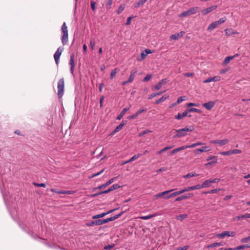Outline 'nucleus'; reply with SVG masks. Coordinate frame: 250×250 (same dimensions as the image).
Returning <instances> with one entry per match:
<instances>
[{"label": "nucleus", "instance_id": "obj_16", "mask_svg": "<svg viewBox=\"0 0 250 250\" xmlns=\"http://www.w3.org/2000/svg\"><path fill=\"white\" fill-rule=\"evenodd\" d=\"M174 190V189H171V190H166V191H163L162 192H161V193H159L157 194H156L155 195V198L156 199H158L163 196H165L166 195H167L168 193H170V192L171 191H173Z\"/></svg>", "mask_w": 250, "mask_h": 250}, {"label": "nucleus", "instance_id": "obj_35", "mask_svg": "<svg viewBox=\"0 0 250 250\" xmlns=\"http://www.w3.org/2000/svg\"><path fill=\"white\" fill-rule=\"evenodd\" d=\"M105 216V212H104V213H102L99 214H97V215L93 216L92 219H98V218L104 217Z\"/></svg>", "mask_w": 250, "mask_h": 250}, {"label": "nucleus", "instance_id": "obj_37", "mask_svg": "<svg viewBox=\"0 0 250 250\" xmlns=\"http://www.w3.org/2000/svg\"><path fill=\"white\" fill-rule=\"evenodd\" d=\"M210 184L211 182L210 179L206 180L202 184L203 188L205 187H209L210 186Z\"/></svg>", "mask_w": 250, "mask_h": 250}, {"label": "nucleus", "instance_id": "obj_57", "mask_svg": "<svg viewBox=\"0 0 250 250\" xmlns=\"http://www.w3.org/2000/svg\"><path fill=\"white\" fill-rule=\"evenodd\" d=\"M231 154H236L241 153L242 151L239 149H235L233 150H231Z\"/></svg>", "mask_w": 250, "mask_h": 250}, {"label": "nucleus", "instance_id": "obj_56", "mask_svg": "<svg viewBox=\"0 0 250 250\" xmlns=\"http://www.w3.org/2000/svg\"><path fill=\"white\" fill-rule=\"evenodd\" d=\"M121 186L117 184H115L111 186L110 188L112 189V191L120 188Z\"/></svg>", "mask_w": 250, "mask_h": 250}, {"label": "nucleus", "instance_id": "obj_28", "mask_svg": "<svg viewBox=\"0 0 250 250\" xmlns=\"http://www.w3.org/2000/svg\"><path fill=\"white\" fill-rule=\"evenodd\" d=\"M61 29L63 33V35H68L67 27L66 25L65 22H64L62 25Z\"/></svg>", "mask_w": 250, "mask_h": 250}, {"label": "nucleus", "instance_id": "obj_59", "mask_svg": "<svg viewBox=\"0 0 250 250\" xmlns=\"http://www.w3.org/2000/svg\"><path fill=\"white\" fill-rule=\"evenodd\" d=\"M143 4H144V3L141 0H139L138 2H137L134 3V8H138L140 5H143Z\"/></svg>", "mask_w": 250, "mask_h": 250}, {"label": "nucleus", "instance_id": "obj_54", "mask_svg": "<svg viewBox=\"0 0 250 250\" xmlns=\"http://www.w3.org/2000/svg\"><path fill=\"white\" fill-rule=\"evenodd\" d=\"M249 241H250V236L243 238L241 239L240 241L242 243H245Z\"/></svg>", "mask_w": 250, "mask_h": 250}, {"label": "nucleus", "instance_id": "obj_41", "mask_svg": "<svg viewBox=\"0 0 250 250\" xmlns=\"http://www.w3.org/2000/svg\"><path fill=\"white\" fill-rule=\"evenodd\" d=\"M217 163V159H215L214 160H212V161H209V162H208V163H207L206 164V166H212L213 165L216 164Z\"/></svg>", "mask_w": 250, "mask_h": 250}, {"label": "nucleus", "instance_id": "obj_51", "mask_svg": "<svg viewBox=\"0 0 250 250\" xmlns=\"http://www.w3.org/2000/svg\"><path fill=\"white\" fill-rule=\"evenodd\" d=\"M190 190H193L192 186L188 187H186V188L182 189V191H183V193H184L185 192H188V191H189Z\"/></svg>", "mask_w": 250, "mask_h": 250}, {"label": "nucleus", "instance_id": "obj_1", "mask_svg": "<svg viewBox=\"0 0 250 250\" xmlns=\"http://www.w3.org/2000/svg\"><path fill=\"white\" fill-rule=\"evenodd\" d=\"M64 82L63 78L60 79L58 82V96L59 98H61L63 94Z\"/></svg>", "mask_w": 250, "mask_h": 250}, {"label": "nucleus", "instance_id": "obj_58", "mask_svg": "<svg viewBox=\"0 0 250 250\" xmlns=\"http://www.w3.org/2000/svg\"><path fill=\"white\" fill-rule=\"evenodd\" d=\"M188 148V146H183L178 148H176L177 152H179L180 151L184 150L185 149Z\"/></svg>", "mask_w": 250, "mask_h": 250}, {"label": "nucleus", "instance_id": "obj_36", "mask_svg": "<svg viewBox=\"0 0 250 250\" xmlns=\"http://www.w3.org/2000/svg\"><path fill=\"white\" fill-rule=\"evenodd\" d=\"M97 226L102 225L106 223L105 219H99L96 220Z\"/></svg>", "mask_w": 250, "mask_h": 250}, {"label": "nucleus", "instance_id": "obj_7", "mask_svg": "<svg viewBox=\"0 0 250 250\" xmlns=\"http://www.w3.org/2000/svg\"><path fill=\"white\" fill-rule=\"evenodd\" d=\"M229 142V140L227 139H223V140H215L211 141V143L212 144H218L220 146H223L224 145H226Z\"/></svg>", "mask_w": 250, "mask_h": 250}, {"label": "nucleus", "instance_id": "obj_50", "mask_svg": "<svg viewBox=\"0 0 250 250\" xmlns=\"http://www.w3.org/2000/svg\"><path fill=\"white\" fill-rule=\"evenodd\" d=\"M90 47H91V48L93 50L95 48V41H94V40L93 39H91L90 41Z\"/></svg>", "mask_w": 250, "mask_h": 250}, {"label": "nucleus", "instance_id": "obj_40", "mask_svg": "<svg viewBox=\"0 0 250 250\" xmlns=\"http://www.w3.org/2000/svg\"><path fill=\"white\" fill-rule=\"evenodd\" d=\"M196 176V175L195 173H193L192 172L188 173L187 174L184 176V178L185 179H188V178H191L194 176Z\"/></svg>", "mask_w": 250, "mask_h": 250}, {"label": "nucleus", "instance_id": "obj_4", "mask_svg": "<svg viewBox=\"0 0 250 250\" xmlns=\"http://www.w3.org/2000/svg\"><path fill=\"white\" fill-rule=\"evenodd\" d=\"M193 196H194V194L192 193H186V194L182 195L180 196H179V197H177L175 199V201H176V202H177V201H182L183 200L188 199H189V198H190L192 197Z\"/></svg>", "mask_w": 250, "mask_h": 250}, {"label": "nucleus", "instance_id": "obj_9", "mask_svg": "<svg viewBox=\"0 0 250 250\" xmlns=\"http://www.w3.org/2000/svg\"><path fill=\"white\" fill-rule=\"evenodd\" d=\"M217 7V5H213L210 7L206 8L202 11V14L203 15H206L210 12L215 10Z\"/></svg>", "mask_w": 250, "mask_h": 250}, {"label": "nucleus", "instance_id": "obj_47", "mask_svg": "<svg viewBox=\"0 0 250 250\" xmlns=\"http://www.w3.org/2000/svg\"><path fill=\"white\" fill-rule=\"evenodd\" d=\"M113 0H107L105 6L107 9H110L111 8V5L112 4V1Z\"/></svg>", "mask_w": 250, "mask_h": 250}, {"label": "nucleus", "instance_id": "obj_33", "mask_svg": "<svg viewBox=\"0 0 250 250\" xmlns=\"http://www.w3.org/2000/svg\"><path fill=\"white\" fill-rule=\"evenodd\" d=\"M229 231H223L222 233L219 234L218 236L220 238H223L225 236H229Z\"/></svg>", "mask_w": 250, "mask_h": 250}, {"label": "nucleus", "instance_id": "obj_32", "mask_svg": "<svg viewBox=\"0 0 250 250\" xmlns=\"http://www.w3.org/2000/svg\"><path fill=\"white\" fill-rule=\"evenodd\" d=\"M125 8V4L120 5L117 11V14L118 15L120 14L124 10Z\"/></svg>", "mask_w": 250, "mask_h": 250}, {"label": "nucleus", "instance_id": "obj_29", "mask_svg": "<svg viewBox=\"0 0 250 250\" xmlns=\"http://www.w3.org/2000/svg\"><path fill=\"white\" fill-rule=\"evenodd\" d=\"M120 69L118 68H115L113 70H112L110 73V78L113 79L115 77L116 74L119 71Z\"/></svg>", "mask_w": 250, "mask_h": 250}, {"label": "nucleus", "instance_id": "obj_64", "mask_svg": "<svg viewBox=\"0 0 250 250\" xmlns=\"http://www.w3.org/2000/svg\"><path fill=\"white\" fill-rule=\"evenodd\" d=\"M96 2L94 1H91V7L93 11H95L96 10Z\"/></svg>", "mask_w": 250, "mask_h": 250}, {"label": "nucleus", "instance_id": "obj_11", "mask_svg": "<svg viewBox=\"0 0 250 250\" xmlns=\"http://www.w3.org/2000/svg\"><path fill=\"white\" fill-rule=\"evenodd\" d=\"M185 34V32L184 31H181L179 33L172 34L170 37V40H178L179 38L183 37Z\"/></svg>", "mask_w": 250, "mask_h": 250}, {"label": "nucleus", "instance_id": "obj_13", "mask_svg": "<svg viewBox=\"0 0 250 250\" xmlns=\"http://www.w3.org/2000/svg\"><path fill=\"white\" fill-rule=\"evenodd\" d=\"M125 123L124 122V121H123L121 124L118 125L114 129V130L110 133L111 135H113L119 131L123 127L124 125H125Z\"/></svg>", "mask_w": 250, "mask_h": 250}, {"label": "nucleus", "instance_id": "obj_31", "mask_svg": "<svg viewBox=\"0 0 250 250\" xmlns=\"http://www.w3.org/2000/svg\"><path fill=\"white\" fill-rule=\"evenodd\" d=\"M188 215L186 214H183L180 215L176 216L175 218L178 220L182 221L183 219L186 218Z\"/></svg>", "mask_w": 250, "mask_h": 250}, {"label": "nucleus", "instance_id": "obj_39", "mask_svg": "<svg viewBox=\"0 0 250 250\" xmlns=\"http://www.w3.org/2000/svg\"><path fill=\"white\" fill-rule=\"evenodd\" d=\"M226 20H227L226 18L223 17V18H220L219 20L216 21V22H217V24L219 25H220L222 23H224V22H225Z\"/></svg>", "mask_w": 250, "mask_h": 250}, {"label": "nucleus", "instance_id": "obj_17", "mask_svg": "<svg viewBox=\"0 0 250 250\" xmlns=\"http://www.w3.org/2000/svg\"><path fill=\"white\" fill-rule=\"evenodd\" d=\"M220 80V77L214 76L213 77H209L204 81V83H208L211 82H216Z\"/></svg>", "mask_w": 250, "mask_h": 250}, {"label": "nucleus", "instance_id": "obj_14", "mask_svg": "<svg viewBox=\"0 0 250 250\" xmlns=\"http://www.w3.org/2000/svg\"><path fill=\"white\" fill-rule=\"evenodd\" d=\"M176 134L174 136V138H180L182 137L185 136L187 135V133L186 132L182 131L181 129L176 130L175 131Z\"/></svg>", "mask_w": 250, "mask_h": 250}, {"label": "nucleus", "instance_id": "obj_61", "mask_svg": "<svg viewBox=\"0 0 250 250\" xmlns=\"http://www.w3.org/2000/svg\"><path fill=\"white\" fill-rule=\"evenodd\" d=\"M172 193H173V196L175 197V196H178L179 195H180V194L183 193V192L182 191V189H181L179 191H177L173 192Z\"/></svg>", "mask_w": 250, "mask_h": 250}, {"label": "nucleus", "instance_id": "obj_30", "mask_svg": "<svg viewBox=\"0 0 250 250\" xmlns=\"http://www.w3.org/2000/svg\"><path fill=\"white\" fill-rule=\"evenodd\" d=\"M173 147V146H168L165 147L164 148L162 149L161 150L158 151L157 152V154H160L162 153H163V152H165L166 151H167V150L172 148Z\"/></svg>", "mask_w": 250, "mask_h": 250}, {"label": "nucleus", "instance_id": "obj_23", "mask_svg": "<svg viewBox=\"0 0 250 250\" xmlns=\"http://www.w3.org/2000/svg\"><path fill=\"white\" fill-rule=\"evenodd\" d=\"M158 213H155L153 214H151V215H146V216H140V218L142 219V220H148L149 219H150L153 217H155V216H158Z\"/></svg>", "mask_w": 250, "mask_h": 250}, {"label": "nucleus", "instance_id": "obj_34", "mask_svg": "<svg viewBox=\"0 0 250 250\" xmlns=\"http://www.w3.org/2000/svg\"><path fill=\"white\" fill-rule=\"evenodd\" d=\"M187 111L188 113L191 112H195L196 113H201V111L200 109L195 108H189L188 109H187Z\"/></svg>", "mask_w": 250, "mask_h": 250}, {"label": "nucleus", "instance_id": "obj_55", "mask_svg": "<svg viewBox=\"0 0 250 250\" xmlns=\"http://www.w3.org/2000/svg\"><path fill=\"white\" fill-rule=\"evenodd\" d=\"M149 132H151V131L149 130H145L139 134V136L141 137V136H143L144 135L147 134V133H149Z\"/></svg>", "mask_w": 250, "mask_h": 250}, {"label": "nucleus", "instance_id": "obj_27", "mask_svg": "<svg viewBox=\"0 0 250 250\" xmlns=\"http://www.w3.org/2000/svg\"><path fill=\"white\" fill-rule=\"evenodd\" d=\"M164 93V91H159L158 92H157V93H153L152 94H151L148 97V99L150 100L151 99H152L153 98L157 96H159V95H160L161 94H162L163 93Z\"/></svg>", "mask_w": 250, "mask_h": 250}, {"label": "nucleus", "instance_id": "obj_48", "mask_svg": "<svg viewBox=\"0 0 250 250\" xmlns=\"http://www.w3.org/2000/svg\"><path fill=\"white\" fill-rule=\"evenodd\" d=\"M142 154H138L137 155H134L133 156H132L131 158H130V161H133L135 160H136L137 159L139 158L140 157H141L142 156Z\"/></svg>", "mask_w": 250, "mask_h": 250}, {"label": "nucleus", "instance_id": "obj_15", "mask_svg": "<svg viewBox=\"0 0 250 250\" xmlns=\"http://www.w3.org/2000/svg\"><path fill=\"white\" fill-rule=\"evenodd\" d=\"M137 72V70L136 69H134L131 70L130 75L128 79V82H130L131 83L133 82Z\"/></svg>", "mask_w": 250, "mask_h": 250}, {"label": "nucleus", "instance_id": "obj_12", "mask_svg": "<svg viewBox=\"0 0 250 250\" xmlns=\"http://www.w3.org/2000/svg\"><path fill=\"white\" fill-rule=\"evenodd\" d=\"M188 112L187 111V109H186L183 113H178L176 116H175V118L177 120H181L183 118L188 116L189 117H191V115H188Z\"/></svg>", "mask_w": 250, "mask_h": 250}, {"label": "nucleus", "instance_id": "obj_60", "mask_svg": "<svg viewBox=\"0 0 250 250\" xmlns=\"http://www.w3.org/2000/svg\"><path fill=\"white\" fill-rule=\"evenodd\" d=\"M185 97V96H181V97H179L177 99L176 104H179L181 103V102H182L183 101H184Z\"/></svg>", "mask_w": 250, "mask_h": 250}, {"label": "nucleus", "instance_id": "obj_3", "mask_svg": "<svg viewBox=\"0 0 250 250\" xmlns=\"http://www.w3.org/2000/svg\"><path fill=\"white\" fill-rule=\"evenodd\" d=\"M63 50V47H59L57 51L55 52L54 54V58L55 61V62L57 65H58L60 62V57L62 54V52Z\"/></svg>", "mask_w": 250, "mask_h": 250}, {"label": "nucleus", "instance_id": "obj_24", "mask_svg": "<svg viewBox=\"0 0 250 250\" xmlns=\"http://www.w3.org/2000/svg\"><path fill=\"white\" fill-rule=\"evenodd\" d=\"M235 57V56H228L226 57L224 59V61L223 62V64L224 65H226L228 63H229L230 60H232Z\"/></svg>", "mask_w": 250, "mask_h": 250}, {"label": "nucleus", "instance_id": "obj_44", "mask_svg": "<svg viewBox=\"0 0 250 250\" xmlns=\"http://www.w3.org/2000/svg\"><path fill=\"white\" fill-rule=\"evenodd\" d=\"M220 154L222 156H229L231 155V150L223 151L220 153Z\"/></svg>", "mask_w": 250, "mask_h": 250}, {"label": "nucleus", "instance_id": "obj_45", "mask_svg": "<svg viewBox=\"0 0 250 250\" xmlns=\"http://www.w3.org/2000/svg\"><path fill=\"white\" fill-rule=\"evenodd\" d=\"M86 225L87 227H91L94 225L97 226L96 220L88 222L86 224Z\"/></svg>", "mask_w": 250, "mask_h": 250}, {"label": "nucleus", "instance_id": "obj_19", "mask_svg": "<svg viewBox=\"0 0 250 250\" xmlns=\"http://www.w3.org/2000/svg\"><path fill=\"white\" fill-rule=\"evenodd\" d=\"M168 98V95L165 94L162 96V97L159 98L158 100L155 101V104H159L165 101H166Z\"/></svg>", "mask_w": 250, "mask_h": 250}, {"label": "nucleus", "instance_id": "obj_62", "mask_svg": "<svg viewBox=\"0 0 250 250\" xmlns=\"http://www.w3.org/2000/svg\"><path fill=\"white\" fill-rule=\"evenodd\" d=\"M51 191L53 192H55L58 194H62V190H58L55 188H51Z\"/></svg>", "mask_w": 250, "mask_h": 250}, {"label": "nucleus", "instance_id": "obj_2", "mask_svg": "<svg viewBox=\"0 0 250 250\" xmlns=\"http://www.w3.org/2000/svg\"><path fill=\"white\" fill-rule=\"evenodd\" d=\"M199 7H194L190 8L187 11H184L180 15L179 17H185L189 15H191L194 14H195L199 12Z\"/></svg>", "mask_w": 250, "mask_h": 250}, {"label": "nucleus", "instance_id": "obj_25", "mask_svg": "<svg viewBox=\"0 0 250 250\" xmlns=\"http://www.w3.org/2000/svg\"><path fill=\"white\" fill-rule=\"evenodd\" d=\"M208 150H209V149H208L207 146H203L201 148L195 149L194 152L195 153H198L199 152H203L208 151Z\"/></svg>", "mask_w": 250, "mask_h": 250}, {"label": "nucleus", "instance_id": "obj_53", "mask_svg": "<svg viewBox=\"0 0 250 250\" xmlns=\"http://www.w3.org/2000/svg\"><path fill=\"white\" fill-rule=\"evenodd\" d=\"M146 110H147L146 108H144L139 109L135 113L137 115V116H138L139 114H141L143 112L146 111Z\"/></svg>", "mask_w": 250, "mask_h": 250}, {"label": "nucleus", "instance_id": "obj_63", "mask_svg": "<svg viewBox=\"0 0 250 250\" xmlns=\"http://www.w3.org/2000/svg\"><path fill=\"white\" fill-rule=\"evenodd\" d=\"M133 18L132 16H130L127 18L125 24L129 25L130 24L131 19Z\"/></svg>", "mask_w": 250, "mask_h": 250}, {"label": "nucleus", "instance_id": "obj_8", "mask_svg": "<svg viewBox=\"0 0 250 250\" xmlns=\"http://www.w3.org/2000/svg\"><path fill=\"white\" fill-rule=\"evenodd\" d=\"M69 64L70 65V72L72 75H74L75 67L74 55L73 54L70 56Z\"/></svg>", "mask_w": 250, "mask_h": 250}, {"label": "nucleus", "instance_id": "obj_21", "mask_svg": "<svg viewBox=\"0 0 250 250\" xmlns=\"http://www.w3.org/2000/svg\"><path fill=\"white\" fill-rule=\"evenodd\" d=\"M194 130V127L193 125H190L189 126H186L185 128H181V130L183 132L185 131L187 133L188 131L191 132Z\"/></svg>", "mask_w": 250, "mask_h": 250}, {"label": "nucleus", "instance_id": "obj_38", "mask_svg": "<svg viewBox=\"0 0 250 250\" xmlns=\"http://www.w3.org/2000/svg\"><path fill=\"white\" fill-rule=\"evenodd\" d=\"M202 144H203L201 142H197L196 143L192 144L190 145H188V148H193V147H195V146L202 145Z\"/></svg>", "mask_w": 250, "mask_h": 250}, {"label": "nucleus", "instance_id": "obj_22", "mask_svg": "<svg viewBox=\"0 0 250 250\" xmlns=\"http://www.w3.org/2000/svg\"><path fill=\"white\" fill-rule=\"evenodd\" d=\"M223 245H224V243H223V242L213 243H212L211 244L208 245L207 247V248L210 249V248H214V247H216L222 246H223Z\"/></svg>", "mask_w": 250, "mask_h": 250}, {"label": "nucleus", "instance_id": "obj_5", "mask_svg": "<svg viewBox=\"0 0 250 250\" xmlns=\"http://www.w3.org/2000/svg\"><path fill=\"white\" fill-rule=\"evenodd\" d=\"M167 82V79H163L161 81L156 83L153 87L152 89L155 90H159L160 89L162 86L166 84Z\"/></svg>", "mask_w": 250, "mask_h": 250}, {"label": "nucleus", "instance_id": "obj_10", "mask_svg": "<svg viewBox=\"0 0 250 250\" xmlns=\"http://www.w3.org/2000/svg\"><path fill=\"white\" fill-rule=\"evenodd\" d=\"M215 104V101H209L208 103L203 104V106L207 110H209L214 106Z\"/></svg>", "mask_w": 250, "mask_h": 250}, {"label": "nucleus", "instance_id": "obj_52", "mask_svg": "<svg viewBox=\"0 0 250 250\" xmlns=\"http://www.w3.org/2000/svg\"><path fill=\"white\" fill-rule=\"evenodd\" d=\"M151 78V75L150 74H147L143 79V82H148L150 80Z\"/></svg>", "mask_w": 250, "mask_h": 250}, {"label": "nucleus", "instance_id": "obj_26", "mask_svg": "<svg viewBox=\"0 0 250 250\" xmlns=\"http://www.w3.org/2000/svg\"><path fill=\"white\" fill-rule=\"evenodd\" d=\"M68 35H62V42L63 45L66 44L68 42Z\"/></svg>", "mask_w": 250, "mask_h": 250}, {"label": "nucleus", "instance_id": "obj_46", "mask_svg": "<svg viewBox=\"0 0 250 250\" xmlns=\"http://www.w3.org/2000/svg\"><path fill=\"white\" fill-rule=\"evenodd\" d=\"M114 246H115L114 244L106 245L104 247V250H110L111 249L113 248L114 247Z\"/></svg>", "mask_w": 250, "mask_h": 250}, {"label": "nucleus", "instance_id": "obj_18", "mask_svg": "<svg viewBox=\"0 0 250 250\" xmlns=\"http://www.w3.org/2000/svg\"><path fill=\"white\" fill-rule=\"evenodd\" d=\"M129 109V107H125L120 113V114L117 116V120H120L125 114Z\"/></svg>", "mask_w": 250, "mask_h": 250}, {"label": "nucleus", "instance_id": "obj_43", "mask_svg": "<svg viewBox=\"0 0 250 250\" xmlns=\"http://www.w3.org/2000/svg\"><path fill=\"white\" fill-rule=\"evenodd\" d=\"M193 190L196 189H200L203 188V186L202 185L197 184L196 185L192 186Z\"/></svg>", "mask_w": 250, "mask_h": 250}, {"label": "nucleus", "instance_id": "obj_49", "mask_svg": "<svg viewBox=\"0 0 250 250\" xmlns=\"http://www.w3.org/2000/svg\"><path fill=\"white\" fill-rule=\"evenodd\" d=\"M104 171V169H103L102 170H101L100 172H97L96 173H94V174H93L91 176H90V178H94L96 176H97L99 175H100L101 174H102Z\"/></svg>", "mask_w": 250, "mask_h": 250}, {"label": "nucleus", "instance_id": "obj_20", "mask_svg": "<svg viewBox=\"0 0 250 250\" xmlns=\"http://www.w3.org/2000/svg\"><path fill=\"white\" fill-rule=\"evenodd\" d=\"M218 25L216 21L211 23L208 26L207 30L208 31H211L218 27Z\"/></svg>", "mask_w": 250, "mask_h": 250}, {"label": "nucleus", "instance_id": "obj_6", "mask_svg": "<svg viewBox=\"0 0 250 250\" xmlns=\"http://www.w3.org/2000/svg\"><path fill=\"white\" fill-rule=\"evenodd\" d=\"M116 179V177H114L113 178L110 179L106 183H105L101 186H99L93 189V190H96L97 189H101L102 188H105L106 187H107V186H109V185H110L111 184H112Z\"/></svg>", "mask_w": 250, "mask_h": 250}, {"label": "nucleus", "instance_id": "obj_42", "mask_svg": "<svg viewBox=\"0 0 250 250\" xmlns=\"http://www.w3.org/2000/svg\"><path fill=\"white\" fill-rule=\"evenodd\" d=\"M244 249H246L245 245H243L239 246L234 248H231V250H243Z\"/></svg>", "mask_w": 250, "mask_h": 250}]
</instances>
